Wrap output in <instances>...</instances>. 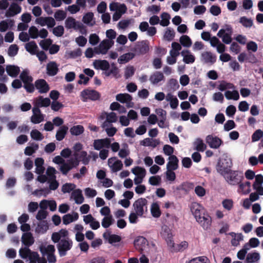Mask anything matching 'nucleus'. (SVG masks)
Segmentation results:
<instances>
[{"instance_id":"nucleus-42","label":"nucleus","mask_w":263,"mask_h":263,"mask_svg":"<svg viewBox=\"0 0 263 263\" xmlns=\"http://www.w3.org/2000/svg\"><path fill=\"white\" fill-rule=\"evenodd\" d=\"M166 101L170 102V106L172 109H176L178 106V100L176 97L174 96L171 93L166 95L165 97Z\"/></svg>"},{"instance_id":"nucleus-11","label":"nucleus","mask_w":263,"mask_h":263,"mask_svg":"<svg viewBox=\"0 0 263 263\" xmlns=\"http://www.w3.org/2000/svg\"><path fill=\"white\" fill-rule=\"evenodd\" d=\"M134 246L136 250L142 253L143 251L147 252L148 249L147 240L143 236H138L134 240Z\"/></svg>"},{"instance_id":"nucleus-58","label":"nucleus","mask_w":263,"mask_h":263,"mask_svg":"<svg viewBox=\"0 0 263 263\" xmlns=\"http://www.w3.org/2000/svg\"><path fill=\"white\" fill-rule=\"evenodd\" d=\"M239 22L246 28H251L253 24V20L246 16L241 17L239 18Z\"/></svg>"},{"instance_id":"nucleus-7","label":"nucleus","mask_w":263,"mask_h":263,"mask_svg":"<svg viewBox=\"0 0 263 263\" xmlns=\"http://www.w3.org/2000/svg\"><path fill=\"white\" fill-rule=\"evenodd\" d=\"M233 28L230 25H226L223 28L220 29L217 35L221 38L223 43L229 44L232 41V35L233 34Z\"/></svg>"},{"instance_id":"nucleus-2","label":"nucleus","mask_w":263,"mask_h":263,"mask_svg":"<svg viewBox=\"0 0 263 263\" xmlns=\"http://www.w3.org/2000/svg\"><path fill=\"white\" fill-rule=\"evenodd\" d=\"M191 210L196 221L204 230L211 227L212 218L201 204L196 202L192 203Z\"/></svg>"},{"instance_id":"nucleus-49","label":"nucleus","mask_w":263,"mask_h":263,"mask_svg":"<svg viewBox=\"0 0 263 263\" xmlns=\"http://www.w3.org/2000/svg\"><path fill=\"white\" fill-rule=\"evenodd\" d=\"M224 96L227 100L237 101L239 99V92L236 90L233 91L227 90L224 93Z\"/></svg>"},{"instance_id":"nucleus-16","label":"nucleus","mask_w":263,"mask_h":263,"mask_svg":"<svg viewBox=\"0 0 263 263\" xmlns=\"http://www.w3.org/2000/svg\"><path fill=\"white\" fill-rule=\"evenodd\" d=\"M32 115L30 117L31 122L33 124H39L44 120L45 115L41 112L40 108L33 107Z\"/></svg>"},{"instance_id":"nucleus-12","label":"nucleus","mask_w":263,"mask_h":263,"mask_svg":"<svg viewBox=\"0 0 263 263\" xmlns=\"http://www.w3.org/2000/svg\"><path fill=\"white\" fill-rule=\"evenodd\" d=\"M79 164V161L77 159H70L64 162L60 165V170L62 174L66 175L69 171L73 167H77Z\"/></svg>"},{"instance_id":"nucleus-13","label":"nucleus","mask_w":263,"mask_h":263,"mask_svg":"<svg viewBox=\"0 0 263 263\" xmlns=\"http://www.w3.org/2000/svg\"><path fill=\"white\" fill-rule=\"evenodd\" d=\"M205 142L210 148L213 149L218 148L223 143L220 138L213 135H208L205 138Z\"/></svg>"},{"instance_id":"nucleus-38","label":"nucleus","mask_w":263,"mask_h":263,"mask_svg":"<svg viewBox=\"0 0 263 263\" xmlns=\"http://www.w3.org/2000/svg\"><path fill=\"white\" fill-rule=\"evenodd\" d=\"M71 197L77 204H81L84 201V197L82 194V191L80 189L73 190L71 193Z\"/></svg>"},{"instance_id":"nucleus-31","label":"nucleus","mask_w":263,"mask_h":263,"mask_svg":"<svg viewBox=\"0 0 263 263\" xmlns=\"http://www.w3.org/2000/svg\"><path fill=\"white\" fill-rule=\"evenodd\" d=\"M149 81L153 85H157L159 82L164 81V76L160 71H155L149 77Z\"/></svg>"},{"instance_id":"nucleus-35","label":"nucleus","mask_w":263,"mask_h":263,"mask_svg":"<svg viewBox=\"0 0 263 263\" xmlns=\"http://www.w3.org/2000/svg\"><path fill=\"white\" fill-rule=\"evenodd\" d=\"M93 16L94 15L92 12H87L83 16L82 21L87 25L92 27L96 24V21Z\"/></svg>"},{"instance_id":"nucleus-48","label":"nucleus","mask_w":263,"mask_h":263,"mask_svg":"<svg viewBox=\"0 0 263 263\" xmlns=\"http://www.w3.org/2000/svg\"><path fill=\"white\" fill-rule=\"evenodd\" d=\"M135 56V54L132 52H128L121 55L118 59V62L120 64H124L128 62L133 59Z\"/></svg>"},{"instance_id":"nucleus-14","label":"nucleus","mask_w":263,"mask_h":263,"mask_svg":"<svg viewBox=\"0 0 263 263\" xmlns=\"http://www.w3.org/2000/svg\"><path fill=\"white\" fill-rule=\"evenodd\" d=\"M81 96L85 101L87 99L96 101L100 98V93L95 90L85 89L81 92Z\"/></svg>"},{"instance_id":"nucleus-27","label":"nucleus","mask_w":263,"mask_h":263,"mask_svg":"<svg viewBox=\"0 0 263 263\" xmlns=\"http://www.w3.org/2000/svg\"><path fill=\"white\" fill-rule=\"evenodd\" d=\"M94 68L97 70H102L104 71L110 67L109 62L105 60H96L93 62Z\"/></svg>"},{"instance_id":"nucleus-32","label":"nucleus","mask_w":263,"mask_h":263,"mask_svg":"<svg viewBox=\"0 0 263 263\" xmlns=\"http://www.w3.org/2000/svg\"><path fill=\"white\" fill-rule=\"evenodd\" d=\"M166 170H176L179 166V159L175 155L171 156L168 158Z\"/></svg>"},{"instance_id":"nucleus-44","label":"nucleus","mask_w":263,"mask_h":263,"mask_svg":"<svg viewBox=\"0 0 263 263\" xmlns=\"http://www.w3.org/2000/svg\"><path fill=\"white\" fill-rule=\"evenodd\" d=\"M25 49L32 55H35L38 51V47L34 41L27 43L25 45Z\"/></svg>"},{"instance_id":"nucleus-51","label":"nucleus","mask_w":263,"mask_h":263,"mask_svg":"<svg viewBox=\"0 0 263 263\" xmlns=\"http://www.w3.org/2000/svg\"><path fill=\"white\" fill-rule=\"evenodd\" d=\"M235 86L231 83L227 82L225 81H221L220 82L218 86V89L222 91L226 89H234Z\"/></svg>"},{"instance_id":"nucleus-10","label":"nucleus","mask_w":263,"mask_h":263,"mask_svg":"<svg viewBox=\"0 0 263 263\" xmlns=\"http://www.w3.org/2000/svg\"><path fill=\"white\" fill-rule=\"evenodd\" d=\"M132 50L135 55L144 54L149 50V42L147 40L138 42Z\"/></svg>"},{"instance_id":"nucleus-50","label":"nucleus","mask_w":263,"mask_h":263,"mask_svg":"<svg viewBox=\"0 0 263 263\" xmlns=\"http://www.w3.org/2000/svg\"><path fill=\"white\" fill-rule=\"evenodd\" d=\"M152 215L155 218H158L161 215V211L159 204L157 202H154L151 206Z\"/></svg>"},{"instance_id":"nucleus-29","label":"nucleus","mask_w":263,"mask_h":263,"mask_svg":"<svg viewBox=\"0 0 263 263\" xmlns=\"http://www.w3.org/2000/svg\"><path fill=\"white\" fill-rule=\"evenodd\" d=\"M103 74L106 77L112 76L116 79H118L120 77L119 74V70L114 63L111 64V68L110 69H108L105 70V71H104Z\"/></svg>"},{"instance_id":"nucleus-59","label":"nucleus","mask_w":263,"mask_h":263,"mask_svg":"<svg viewBox=\"0 0 263 263\" xmlns=\"http://www.w3.org/2000/svg\"><path fill=\"white\" fill-rule=\"evenodd\" d=\"M114 219L112 216L104 217L102 220V226L105 229L109 228L114 223Z\"/></svg>"},{"instance_id":"nucleus-1","label":"nucleus","mask_w":263,"mask_h":263,"mask_svg":"<svg viewBox=\"0 0 263 263\" xmlns=\"http://www.w3.org/2000/svg\"><path fill=\"white\" fill-rule=\"evenodd\" d=\"M148 200L145 198H140L133 204V211L129 215L130 223L135 224L139 221V217H145L148 212Z\"/></svg>"},{"instance_id":"nucleus-5","label":"nucleus","mask_w":263,"mask_h":263,"mask_svg":"<svg viewBox=\"0 0 263 263\" xmlns=\"http://www.w3.org/2000/svg\"><path fill=\"white\" fill-rule=\"evenodd\" d=\"M39 250L43 256H47V261L49 263H55L57 261L56 256L54 254L55 249L53 245L41 244Z\"/></svg>"},{"instance_id":"nucleus-4","label":"nucleus","mask_w":263,"mask_h":263,"mask_svg":"<svg viewBox=\"0 0 263 263\" xmlns=\"http://www.w3.org/2000/svg\"><path fill=\"white\" fill-rule=\"evenodd\" d=\"M232 165L231 159L227 155L219 158L216 165V170L222 176L230 171Z\"/></svg>"},{"instance_id":"nucleus-21","label":"nucleus","mask_w":263,"mask_h":263,"mask_svg":"<svg viewBox=\"0 0 263 263\" xmlns=\"http://www.w3.org/2000/svg\"><path fill=\"white\" fill-rule=\"evenodd\" d=\"M35 23L41 26H47L48 28H52L55 25L54 19L52 17H39L35 20Z\"/></svg>"},{"instance_id":"nucleus-23","label":"nucleus","mask_w":263,"mask_h":263,"mask_svg":"<svg viewBox=\"0 0 263 263\" xmlns=\"http://www.w3.org/2000/svg\"><path fill=\"white\" fill-rule=\"evenodd\" d=\"M23 259H28L29 260V263H47V260L44 257H40L38 253L32 252L28 253L26 258Z\"/></svg>"},{"instance_id":"nucleus-25","label":"nucleus","mask_w":263,"mask_h":263,"mask_svg":"<svg viewBox=\"0 0 263 263\" xmlns=\"http://www.w3.org/2000/svg\"><path fill=\"white\" fill-rule=\"evenodd\" d=\"M34 86L40 93L47 92L49 90V86L44 79H39L35 82Z\"/></svg>"},{"instance_id":"nucleus-24","label":"nucleus","mask_w":263,"mask_h":263,"mask_svg":"<svg viewBox=\"0 0 263 263\" xmlns=\"http://www.w3.org/2000/svg\"><path fill=\"white\" fill-rule=\"evenodd\" d=\"M51 104V101L48 98H44L43 96H39L34 100V107H47Z\"/></svg>"},{"instance_id":"nucleus-17","label":"nucleus","mask_w":263,"mask_h":263,"mask_svg":"<svg viewBox=\"0 0 263 263\" xmlns=\"http://www.w3.org/2000/svg\"><path fill=\"white\" fill-rule=\"evenodd\" d=\"M116 100L121 103L125 104L128 108L133 107L134 103L132 102V97L128 93H119L116 97Z\"/></svg>"},{"instance_id":"nucleus-18","label":"nucleus","mask_w":263,"mask_h":263,"mask_svg":"<svg viewBox=\"0 0 263 263\" xmlns=\"http://www.w3.org/2000/svg\"><path fill=\"white\" fill-rule=\"evenodd\" d=\"M110 142L111 140L109 138L97 139L93 141V146L95 149L100 151L103 148L110 147Z\"/></svg>"},{"instance_id":"nucleus-45","label":"nucleus","mask_w":263,"mask_h":263,"mask_svg":"<svg viewBox=\"0 0 263 263\" xmlns=\"http://www.w3.org/2000/svg\"><path fill=\"white\" fill-rule=\"evenodd\" d=\"M194 149L199 152H204L206 148V145L200 138H197L193 143Z\"/></svg>"},{"instance_id":"nucleus-41","label":"nucleus","mask_w":263,"mask_h":263,"mask_svg":"<svg viewBox=\"0 0 263 263\" xmlns=\"http://www.w3.org/2000/svg\"><path fill=\"white\" fill-rule=\"evenodd\" d=\"M160 143L159 139H153L152 138H147L144 139L141 142V144L144 146H151L153 148L156 147Z\"/></svg>"},{"instance_id":"nucleus-37","label":"nucleus","mask_w":263,"mask_h":263,"mask_svg":"<svg viewBox=\"0 0 263 263\" xmlns=\"http://www.w3.org/2000/svg\"><path fill=\"white\" fill-rule=\"evenodd\" d=\"M47 73L50 76L56 75L59 71L58 66L55 62H50L47 65Z\"/></svg>"},{"instance_id":"nucleus-28","label":"nucleus","mask_w":263,"mask_h":263,"mask_svg":"<svg viewBox=\"0 0 263 263\" xmlns=\"http://www.w3.org/2000/svg\"><path fill=\"white\" fill-rule=\"evenodd\" d=\"M68 232L66 230L62 229L58 232L53 233L51 236V239L54 243H57L63 238H67Z\"/></svg>"},{"instance_id":"nucleus-46","label":"nucleus","mask_w":263,"mask_h":263,"mask_svg":"<svg viewBox=\"0 0 263 263\" xmlns=\"http://www.w3.org/2000/svg\"><path fill=\"white\" fill-rule=\"evenodd\" d=\"M68 130V127L67 126H61L55 135L56 139L58 141L62 140L65 138Z\"/></svg>"},{"instance_id":"nucleus-9","label":"nucleus","mask_w":263,"mask_h":263,"mask_svg":"<svg viewBox=\"0 0 263 263\" xmlns=\"http://www.w3.org/2000/svg\"><path fill=\"white\" fill-rule=\"evenodd\" d=\"M114 44V41L106 39L103 40L99 45L94 48L95 53L97 54H106Z\"/></svg>"},{"instance_id":"nucleus-64","label":"nucleus","mask_w":263,"mask_h":263,"mask_svg":"<svg viewBox=\"0 0 263 263\" xmlns=\"http://www.w3.org/2000/svg\"><path fill=\"white\" fill-rule=\"evenodd\" d=\"M175 34L174 30L173 29L167 28L164 34V39L168 41H171L174 39Z\"/></svg>"},{"instance_id":"nucleus-40","label":"nucleus","mask_w":263,"mask_h":263,"mask_svg":"<svg viewBox=\"0 0 263 263\" xmlns=\"http://www.w3.org/2000/svg\"><path fill=\"white\" fill-rule=\"evenodd\" d=\"M48 229V224L46 221H40L35 229V232L38 234H44Z\"/></svg>"},{"instance_id":"nucleus-43","label":"nucleus","mask_w":263,"mask_h":263,"mask_svg":"<svg viewBox=\"0 0 263 263\" xmlns=\"http://www.w3.org/2000/svg\"><path fill=\"white\" fill-rule=\"evenodd\" d=\"M80 23L72 17H68L65 20V27L68 29H74L76 30Z\"/></svg>"},{"instance_id":"nucleus-62","label":"nucleus","mask_w":263,"mask_h":263,"mask_svg":"<svg viewBox=\"0 0 263 263\" xmlns=\"http://www.w3.org/2000/svg\"><path fill=\"white\" fill-rule=\"evenodd\" d=\"M39 148V145L37 144L33 143L31 146H27L24 151V154L26 156H31Z\"/></svg>"},{"instance_id":"nucleus-20","label":"nucleus","mask_w":263,"mask_h":263,"mask_svg":"<svg viewBox=\"0 0 263 263\" xmlns=\"http://www.w3.org/2000/svg\"><path fill=\"white\" fill-rule=\"evenodd\" d=\"M108 165L112 172H117L123 167L122 161L115 157L108 159Z\"/></svg>"},{"instance_id":"nucleus-15","label":"nucleus","mask_w":263,"mask_h":263,"mask_svg":"<svg viewBox=\"0 0 263 263\" xmlns=\"http://www.w3.org/2000/svg\"><path fill=\"white\" fill-rule=\"evenodd\" d=\"M162 236L165 239L168 247H174V242L173 240V235L171 230L167 226L162 227Z\"/></svg>"},{"instance_id":"nucleus-54","label":"nucleus","mask_w":263,"mask_h":263,"mask_svg":"<svg viewBox=\"0 0 263 263\" xmlns=\"http://www.w3.org/2000/svg\"><path fill=\"white\" fill-rule=\"evenodd\" d=\"M132 172L137 177L144 178L146 175V170L145 168L140 166H136L132 169Z\"/></svg>"},{"instance_id":"nucleus-52","label":"nucleus","mask_w":263,"mask_h":263,"mask_svg":"<svg viewBox=\"0 0 263 263\" xmlns=\"http://www.w3.org/2000/svg\"><path fill=\"white\" fill-rule=\"evenodd\" d=\"M84 131V128L83 126L80 125L73 126L70 129V134L73 136H79L82 134Z\"/></svg>"},{"instance_id":"nucleus-56","label":"nucleus","mask_w":263,"mask_h":263,"mask_svg":"<svg viewBox=\"0 0 263 263\" xmlns=\"http://www.w3.org/2000/svg\"><path fill=\"white\" fill-rule=\"evenodd\" d=\"M179 41L181 45L187 48L191 47L192 44L191 39L186 35H182L180 38Z\"/></svg>"},{"instance_id":"nucleus-33","label":"nucleus","mask_w":263,"mask_h":263,"mask_svg":"<svg viewBox=\"0 0 263 263\" xmlns=\"http://www.w3.org/2000/svg\"><path fill=\"white\" fill-rule=\"evenodd\" d=\"M260 255L256 252H251L247 254L245 263H259Z\"/></svg>"},{"instance_id":"nucleus-57","label":"nucleus","mask_w":263,"mask_h":263,"mask_svg":"<svg viewBox=\"0 0 263 263\" xmlns=\"http://www.w3.org/2000/svg\"><path fill=\"white\" fill-rule=\"evenodd\" d=\"M188 247V243L186 241H182L180 243L175 245L174 247H169L173 251H182L186 249Z\"/></svg>"},{"instance_id":"nucleus-30","label":"nucleus","mask_w":263,"mask_h":263,"mask_svg":"<svg viewBox=\"0 0 263 263\" xmlns=\"http://www.w3.org/2000/svg\"><path fill=\"white\" fill-rule=\"evenodd\" d=\"M103 238L108 242L112 244L114 243L118 242L121 240V237L119 235L112 234L108 230H106L103 234Z\"/></svg>"},{"instance_id":"nucleus-3","label":"nucleus","mask_w":263,"mask_h":263,"mask_svg":"<svg viewBox=\"0 0 263 263\" xmlns=\"http://www.w3.org/2000/svg\"><path fill=\"white\" fill-rule=\"evenodd\" d=\"M21 241L24 245V247L19 250V254L21 258H26L27 254L34 252L29 248L34 242V238L30 232L23 233L21 237Z\"/></svg>"},{"instance_id":"nucleus-53","label":"nucleus","mask_w":263,"mask_h":263,"mask_svg":"<svg viewBox=\"0 0 263 263\" xmlns=\"http://www.w3.org/2000/svg\"><path fill=\"white\" fill-rule=\"evenodd\" d=\"M20 77L24 83L32 82L33 81L32 78L29 75V71L28 69L24 70L21 73Z\"/></svg>"},{"instance_id":"nucleus-22","label":"nucleus","mask_w":263,"mask_h":263,"mask_svg":"<svg viewBox=\"0 0 263 263\" xmlns=\"http://www.w3.org/2000/svg\"><path fill=\"white\" fill-rule=\"evenodd\" d=\"M21 10L22 8L18 4L16 3H12L6 10L5 16L7 17H13L21 13Z\"/></svg>"},{"instance_id":"nucleus-60","label":"nucleus","mask_w":263,"mask_h":263,"mask_svg":"<svg viewBox=\"0 0 263 263\" xmlns=\"http://www.w3.org/2000/svg\"><path fill=\"white\" fill-rule=\"evenodd\" d=\"M13 25V21L12 20H5L0 22V31H6L9 26Z\"/></svg>"},{"instance_id":"nucleus-47","label":"nucleus","mask_w":263,"mask_h":263,"mask_svg":"<svg viewBox=\"0 0 263 263\" xmlns=\"http://www.w3.org/2000/svg\"><path fill=\"white\" fill-rule=\"evenodd\" d=\"M230 234L233 237L231 243L233 246H237L239 244V242L243 240V236L241 233L236 234L235 233L231 232Z\"/></svg>"},{"instance_id":"nucleus-39","label":"nucleus","mask_w":263,"mask_h":263,"mask_svg":"<svg viewBox=\"0 0 263 263\" xmlns=\"http://www.w3.org/2000/svg\"><path fill=\"white\" fill-rule=\"evenodd\" d=\"M6 70L9 76L12 78H15L18 74L20 69V67L17 66L10 65L6 66Z\"/></svg>"},{"instance_id":"nucleus-8","label":"nucleus","mask_w":263,"mask_h":263,"mask_svg":"<svg viewBox=\"0 0 263 263\" xmlns=\"http://www.w3.org/2000/svg\"><path fill=\"white\" fill-rule=\"evenodd\" d=\"M57 243V247L60 257L65 256L73 245L72 241L69 238H63Z\"/></svg>"},{"instance_id":"nucleus-61","label":"nucleus","mask_w":263,"mask_h":263,"mask_svg":"<svg viewBox=\"0 0 263 263\" xmlns=\"http://www.w3.org/2000/svg\"><path fill=\"white\" fill-rule=\"evenodd\" d=\"M130 152L127 144H125L119 150L118 155L121 158H125L129 155Z\"/></svg>"},{"instance_id":"nucleus-63","label":"nucleus","mask_w":263,"mask_h":263,"mask_svg":"<svg viewBox=\"0 0 263 263\" xmlns=\"http://www.w3.org/2000/svg\"><path fill=\"white\" fill-rule=\"evenodd\" d=\"M223 208L229 211H231L234 206V202L231 199H225L221 202Z\"/></svg>"},{"instance_id":"nucleus-19","label":"nucleus","mask_w":263,"mask_h":263,"mask_svg":"<svg viewBox=\"0 0 263 263\" xmlns=\"http://www.w3.org/2000/svg\"><path fill=\"white\" fill-rule=\"evenodd\" d=\"M201 61L208 65H213L216 61V56L210 51H204L201 54Z\"/></svg>"},{"instance_id":"nucleus-36","label":"nucleus","mask_w":263,"mask_h":263,"mask_svg":"<svg viewBox=\"0 0 263 263\" xmlns=\"http://www.w3.org/2000/svg\"><path fill=\"white\" fill-rule=\"evenodd\" d=\"M105 114L106 115V120L103 123V126H107L108 125L111 124L112 123H115L117 121L118 117L115 112H105Z\"/></svg>"},{"instance_id":"nucleus-55","label":"nucleus","mask_w":263,"mask_h":263,"mask_svg":"<svg viewBox=\"0 0 263 263\" xmlns=\"http://www.w3.org/2000/svg\"><path fill=\"white\" fill-rule=\"evenodd\" d=\"M161 20L160 21V24L163 27L167 26L170 22V20L171 18L170 15L166 12H163L161 14Z\"/></svg>"},{"instance_id":"nucleus-26","label":"nucleus","mask_w":263,"mask_h":263,"mask_svg":"<svg viewBox=\"0 0 263 263\" xmlns=\"http://www.w3.org/2000/svg\"><path fill=\"white\" fill-rule=\"evenodd\" d=\"M181 55L183 57V61L187 64L193 63L195 61V57L189 50L184 49L181 51Z\"/></svg>"},{"instance_id":"nucleus-6","label":"nucleus","mask_w":263,"mask_h":263,"mask_svg":"<svg viewBox=\"0 0 263 263\" xmlns=\"http://www.w3.org/2000/svg\"><path fill=\"white\" fill-rule=\"evenodd\" d=\"M226 181L230 185H236L239 184L243 178L241 172L231 170L223 176Z\"/></svg>"},{"instance_id":"nucleus-34","label":"nucleus","mask_w":263,"mask_h":263,"mask_svg":"<svg viewBox=\"0 0 263 263\" xmlns=\"http://www.w3.org/2000/svg\"><path fill=\"white\" fill-rule=\"evenodd\" d=\"M78 218L79 214L76 212H72V214H67L63 216V222L64 224L67 225L77 220Z\"/></svg>"}]
</instances>
